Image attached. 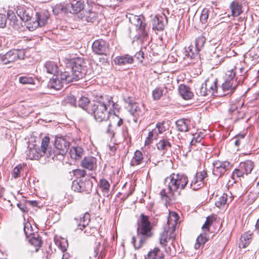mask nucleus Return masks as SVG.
Wrapping results in <instances>:
<instances>
[{
	"label": "nucleus",
	"instance_id": "31",
	"mask_svg": "<svg viewBox=\"0 0 259 259\" xmlns=\"http://www.w3.org/2000/svg\"><path fill=\"white\" fill-rule=\"evenodd\" d=\"M156 147L159 150L162 152V154H164L171 147V144L167 140L162 139L157 143Z\"/></svg>",
	"mask_w": 259,
	"mask_h": 259
},
{
	"label": "nucleus",
	"instance_id": "36",
	"mask_svg": "<svg viewBox=\"0 0 259 259\" xmlns=\"http://www.w3.org/2000/svg\"><path fill=\"white\" fill-rule=\"evenodd\" d=\"M143 159V155L141 151L137 150L134 154V156L133 157L131 161V165L132 166H136L140 164Z\"/></svg>",
	"mask_w": 259,
	"mask_h": 259
},
{
	"label": "nucleus",
	"instance_id": "4",
	"mask_svg": "<svg viewBox=\"0 0 259 259\" xmlns=\"http://www.w3.org/2000/svg\"><path fill=\"white\" fill-rule=\"evenodd\" d=\"M179 218L176 212H170L167 218V225L164 227V231L160 233L159 236V243L162 247H166V243L169 240L171 239L174 240L175 237L174 232Z\"/></svg>",
	"mask_w": 259,
	"mask_h": 259
},
{
	"label": "nucleus",
	"instance_id": "24",
	"mask_svg": "<svg viewBox=\"0 0 259 259\" xmlns=\"http://www.w3.org/2000/svg\"><path fill=\"white\" fill-rule=\"evenodd\" d=\"M145 259H164V255L159 248L155 247L148 252Z\"/></svg>",
	"mask_w": 259,
	"mask_h": 259
},
{
	"label": "nucleus",
	"instance_id": "19",
	"mask_svg": "<svg viewBox=\"0 0 259 259\" xmlns=\"http://www.w3.org/2000/svg\"><path fill=\"white\" fill-rule=\"evenodd\" d=\"M217 79H206L205 81L206 86V90L207 91V96H217Z\"/></svg>",
	"mask_w": 259,
	"mask_h": 259
},
{
	"label": "nucleus",
	"instance_id": "63",
	"mask_svg": "<svg viewBox=\"0 0 259 259\" xmlns=\"http://www.w3.org/2000/svg\"><path fill=\"white\" fill-rule=\"evenodd\" d=\"M17 206L23 212L27 211V208L25 204L23 203H18Z\"/></svg>",
	"mask_w": 259,
	"mask_h": 259
},
{
	"label": "nucleus",
	"instance_id": "62",
	"mask_svg": "<svg viewBox=\"0 0 259 259\" xmlns=\"http://www.w3.org/2000/svg\"><path fill=\"white\" fill-rule=\"evenodd\" d=\"M165 251L169 255H172L175 253L174 249H172L170 246L165 247Z\"/></svg>",
	"mask_w": 259,
	"mask_h": 259
},
{
	"label": "nucleus",
	"instance_id": "1",
	"mask_svg": "<svg viewBox=\"0 0 259 259\" xmlns=\"http://www.w3.org/2000/svg\"><path fill=\"white\" fill-rule=\"evenodd\" d=\"M117 106L111 97L102 96L91 104L89 113L93 115L97 121L103 122L108 119L111 110L116 109Z\"/></svg>",
	"mask_w": 259,
	"mask_h": 259
},
{
	"label": "nucleus",
	"instance_id": "41",
	"mask_svg": "<svg viewBox=\"0 0 259 259\" xmlns=\"http://www.w3.org/2000/svg\"><path fill=\"white\" fill-rule=\"evenodd\" d=\"M129 112L133 116L136 117L140 115L141 113V109L136 103H134L131 106L129 107Z\"/></svg>",
	"mask_w": 259,
	"mask_h": 259
},
{
	"label": "nucleus",
	"instance_id": "46",
	"mask_svg": "<svg viewBox=\"0 0 259 259\" xmlns=\"http://www.w3.org/2000/svg\"><path fill=\"white\" fill-rule=\"evenodd\" d=\"M99 186L103 191L108 192L110 185L106 180L102 179L100 181Z\"/></svg>",
	"mask_w": 259,
	"mask_h": 259
},
{
	"label": "nucleus",
	"instance_id": "22",
	"mask_svg": "<svg viewBox=\"0 0 259 259\" xmlns=\"http://www.w3.org/2000/svg\"><path fill=\"white\" fill-rule=\"evenodd\" d=\"M114 61L116 65L120 66L125 65L133 63L134 58L128 55H125L116 57L114 59Z\"/></svg>",
	"mask_w": 259,
	"mask_h": 259
},
{
	"label": "nucleus",
	"instance_id": "43",
	"mask_svg": "<svg viewBox=\"0 0 259 259\" xmlns=\"http://www.w3.org/2000/svg\"><path fill=\"white\" fill-rule=\"evenodd\" d=\"M227 199L228 196L227 194L223 193L216 201L215 203V206L218 207H221L222 206L224 205L227 202Z\"/></svg>",
	"mask_w": 259,
	"mask_h": 259
},
{
	"label": "nucleus",
	"instance_id": "44",
	"mask_svg": "<svg viewBox=\"0 0 259 259\" xmlns=\"http://www.w3.org/2000/svg\"><path fill=\"white\" fill-rule=\"evenodd\" d=\"M29 242L35 247H40L41 244V240L38 235L33 234L29 240Z\"/></svg>",
	"mask_w": 259,
	"mask_h": 259
},
{
	"label": "nucleus",
	"instance_id": "33",
	"mask_svg": "<svg viewBox=\"0 0 259 259\" xmlns=\"http://www.w3.org/2000/svg\"><path fill=\"white\" fill-rule=\"evenodd\" d=\"M254 167V163L251 160H246L240 164L239 167L243 170L245 174L247 175L250 174Z\"/></svg>",
	"mask_w": 259,
	"mask_h": 259
},
{
	"label": "nucleus",
	"instance_id": "42",
	"mask_svg": "<svg viewBox=\"0 0 259 259\" xmlns=\"http://www.w3.org/2000/svg\"><path fill=\"white\" fill-rule=\"evenodd\" d=\"M206 38L204 36L201 35L196 38L195 42V48L198 51H200L203 47L205 42Z\"/></svg>",
	"mask_w": 259,
	"mask_h": 259
},
{
	"label": "nucleus",
	"instance_id": "20",
	"mask_svg": "<svg viewBox=\"0 0 259 259\" xmlns=\"http://www.w3.org/2000/svg\"><path fill=\"white\" fill-rule=\"evenodd\" d=\"M82 167L93 170L96 167V158L93 156L85 157L81 162Z\"/></svg>",
	"mask_w": 259,
	"mask_h": 259
},
{
	"label": "nucleus",
	"instance_id": "9",
	"mask_svg": "<svg viewBox=\"0 0 259 259\" xmlns=\"http://www.w3.org/2000/svg\"><path fill=\"white\" fill-rule=\"evenodd\" d=\"M235 72L233 69L228 70L226 73L225 82L222 85V90L224 91L233 92L238 84V82L235 78Z\"/></svg>",
	"mask_w": 259,
	"mask_h": 259
},
{
	"label": "nucleus",
	"instance_id": "11",
	"mask_svg": "<svg viewBox=\"0 0 259 259\" xmlns=\"http://www.w3.org/2000/svg\"><path fill=\"white\" fill-rule=\"evenodd\" d=\"M94 53L99 55L107 56L109 54V45L102 39L96 40L92 45Z\"/></svg>",
	"mask_w": 259,
	"mask_h": 259
},
{
	"label": "nucleus",
	"instance_id": "15",
	"mask_svg": "<svg viewBox=\"0 0 259 259\" xmlns=\"http://www.w3.org/2000/svg\"><path fill=\"white\" fill-rule=\"evenodd\" d=\"M207 177V173L203 170L196 172L191 181L190 187L193 190H197L204 185V179Z\"/></svg>",
	"mask_w": 259,
	"mask_h": 259
},
{
	"label": "nucleus",
	"instance_id": "18",
	"mask_svg": "<svg viewBox=\"0 0 259 259\" xmlns=\"http://www.w3.org/2000/svg\"><path fill=\"white\" fill-rule=\"evenodd\" d=\"M83 7V2L81 0H71L67 4L68 11L70 13L77 14L82 10Z\"/></svg>",
	"mask_w": 259,
	"mask_h": 259
},
{
	"label": "nucleus",
	"instance_id": "28",
	"mask_svg": "<svg viewBox=\"0 0 259 259\" xmlns=\"http://www.w3.org/2000/svg\"><path fill=\"white\" fill-rule=\"evenodd\" d=\"M27 158L29 159H38L43 154L40 152V150L39 148L34 147L31 148L30 150L27 151Z\"/></svg>",
	"mask_w": 259,
	"mask_h": 259
},
{
	"label": "nucleus",
	"instance_id": "47",
	"mask_svg": "<svg viewBox=\"0 0 259 259\" xmlns=\"http://www.w3.org/2000/svg\"><path fill=\"white\" fill-rule=\"evenodd\" d=\"M251 234L248 233H245L241 236V245L243 248L246 247L249 243V239L251 238Z\"/></svg>",
	"mask_w": 259,
	"mask_h": 259
},
{
	"label": "nucleus",
	"instance_id": "23",
	"mask_svg": "<svg viewBox=\"0 0 259 259\" xmlns=\"http://www.w3.org/2000/svg\"><path fill=\"white\" fill-rule=\"evenodd\" d=\"M199 51L197 50V49H196L192 46H189L185 50V57H184V59L190 58L191 60H196L197 59L199 58Z\"/></svg>",
	"mask_w": 259,
	"mask_h": 259
},
{
	"label": "nucleus",
	"instance_id": "10",
	"mask_svg": "<svg viewBox=\"0 0 259 259\" xmlns=\"http://www.w3.org/2000/svg\"><path fill=\"white\" fill-rule=\"evenodd\" d=\"M69 142L62 137L56 136L54 141L55 149L53 151L56 155H65L69 147Z\"/></svg>",
	"mask_w": 259,
	"mask_h": 259
},
{
	"label": "nucleus",
	"instance_id": "13",
	"mask_svg": "<svg viewBox=\"0 0 259 259\" xmlns=\"http://www.w3.org/2000/svg\"><path fill=\"white\" fill-rule=\"evenodd\" d=\"M129 20L141 31L142 37H145L148 35L146 24L143 22L144 18L143 16L132 15L129 18Z\"/></svg>",
	"mask_w": 259,
	"mask_h": 259
},
{
	"label": "nucleus",
	"instance_id": "3",
	"mask_svg": "<svg viewBox=\"0 0 259 259\" xmlns=\"http://www.w3.org/2000/svg\"><path fill=\"white\" fill-rule=\"evenodd\" d=\"M152 225L149 220V217L144 214L140 215V218L137 221V236L139 237V242L136 243V238L133 236L132 243L136 249L141 247L146 239L152 236Z\"/></svg>",
	"mask_w": 259,
	"mask_h": 259
},
{
	"label": "nucleus",
	"instance_id": "45",
	"mask_svg": "<svg viewBox=\"0 0 259 259\" xmlns=\"http://www.w3.org/2000/svg\"><path fill=\"white\" fill-rule=\"evenodd\" d=\"M104 122L106 123V125H107V126L105 127V128H104L103 129H102V130L105 133H106L107 135H108V136L109 137H110V138H113L114 137L115 134H114L113 131L111 129V122L110 121H108V120H107L106 121H104Z\"/></svg>",
	"mask_w": 259,
	"mask_h": 259
},
{
	"label": "nucleus",
	"instance_id": "29",
	"mask_svg": "<svg viewBox=\"0 0 259 259\" xmlns=\"http://www.w3.org/2000/svg\"><path fill=\"white\" fill-rule=\"evenodd\" d=\"M45 68L49 74L56 75L59 72V68L57 65L53 61H48L45 64Z\"/></svg>",
	"mask_w": 259,
	"mask_h": 259
},
{
	"label": "nucleus",
	"instance_id": "51",
	"mask_svg": "<svg viewBox=\"0 0 259 259\" xmlns=\"http://www.w3.org/2000/svg\"><path fill=\"white\" fill-rule=\"evenodd\" d=\"M163 95V90L160 88H156L152 92V96L154 100L159 99Z\"/></svg>",
	"mask_w": 259,
	"mask_h": 259
},
{
	"label": "nucleus",
	"instance_id": "58",
	"mask_svg": "<svg viewBox=\"0 0 259 259\" xmlns=\"http://www.w3.org/2000/svg\"><path fill=\"white\" fill-rule=\"evenodd\" d=\"M74 176L76 177H84L87 174L86 171L83 169H76L73 170Z\"/></svg>",
	"mask_w": 259,
	"mask_h": 259
},
{
	"label": "nucleus",
	"instance_id": "32",
	"mask_svg": "<svg viewBox=\"0 0 259 259\" xmlns=\"http://www.w3.org/2000/svg\"><path fill=\"white\" fill-rule=\"evenodd\" d=\"M83 149L80 147H73L70 149V154L72 158L77 160L83 155Z\"/></svg>",
	"mask_w": 259,
	"mask_h": 259
},
{
	"label": "nucleus",
	"instance_id": "61",
	"mask_svg": "<svg viewBox=\"0 0 259 259\" xmlns=\"http://www.w3.org/2000/svg\"><path fill=\"white\" fill-rule=\"evenodd\" d=\"M29 226H30L29 224H25L24 227V232L26 237L27 238L28 237L29 234L30 235L32 234V233L31 232H30V233L28 232Z\"/></svg>",
	"mask_w": 259,
	"mask_h": 259
},
{
	"label": "nucleus",
	"instance_id": "2",
	"mask_svg": "<svg viewBox=\"0 0 259 259\" xmlns=\"http://www.w3.org/2000/svg\"><path fill=\"white\" fill-rule=\"evenodd\" d=\"M71 62L72 64L71 68H68V70L62 72L63 79L68 81H76L90 73L91 70L88 67L87 63L83 58H74Z\"/></svg>",
	"mask_w": 259,
	"mask_h": 259
},
{
	"label": "nucleus",
	"instance_id": "21",
	"mask_svg": "<svg viewBox=\"0 0 259 259\" xmlns=\"http://www.w3.org/2000/svg\"><path fill=\"white\" fill-rule=\"evenodd\" d=\"M14 51L15 49L9 51L5 55H0V64H7L17 61Z\"/></svg>",
	"mask_w": 259,
	"mask_h": 259
},
{
	"label": "nucleus",
	"instance_id": "54",
	"mask_svg": "<svg viewBox=\"0 0 259 259\" xmlns=\"http://www.w3.org/2000/svg\"><path fill=\"white\" fill-rule=\"evenodd\" d=\"M259 192L250 191L248 194V201L249 203H253L258 197Z\"/></svg>",
	"mask_w": 259,
	"mask_h": 259
},
{
	"label": "nucleus",
	"instance_id": "12",
	"mask_svg": "<svg viewBox=\"0 0 259 259\" xmlns=\"http://www.w3.org/2000/svg\"><path fill=\"white\" fill-rule=\"evenodd\" d=\"M16 13L22 21L26 23V25L29 22L32 21L34 11L32 8L25 6H19L17 7Z\"/></svg>",
	"mask_w": 259,
	"mask_h": 259
},
{
	"label": "nucleus",
	"instance_id": "48",
	"mask_svg": "<svg viewBox=\"0 0 259 259\" xmlns=\"http://www.w3.org/2000/svg\"><path fill=\"white\" fill-rule=\"evenodd\" d=\"M203 138L202 134H199L196 137H194L190 142V146L192 147L193 146H196L197 144H200L201 145H202L201 143V140Z\"/></svg>",
	"mask_w": 259,
	"mask_h": 259
},
{
	"label": "nucleus",
	"instance_id": "8",
	"mask_svg": "<svg viewBox=\"0 0 259 259\" xmlns=\"http://www.w3.org/2000/svg\"><path fill=\"white\" fill-rule=\"evenodd\" d=\"M93 185L90 179H76L72 182L71 188L75 192L89 194L92 190Z\"/></svg>",
	"mask_w": 259,
	"mask_h": 259
},
{
	"label": "nucleus",
	"instance_id": "56",
	"mask_svg": "<svg viewBox=\"0 0 259 259\" xmlns=\"http://www.w3.org/2000/svg\"><path fill=\"white\" fill-rule=\"evenodd\" d=\"M22 169V166L21 165L16 166L13 169L12 175L15 178L20 177L21 170Z\"/></svg>",
	"mask_w": 259,
	"mask_h": 259
},
{
	"label": "nucleus",
	"instance_id": "52",
	"mask_svg": "<svg viewBox=\"0 0 259 259\" xmlns=\"http://www.w3.org/2000/svg\"><path fill=\"white\" fill-rule=\"evenodd\" d=\"M244 173L243 170H242L240 168L239 169H235L232 173V178L236 181V178L243 177Z\"/></svg>",
	"mask_w": 259,
	"mask_h": 259
},
{
	"label": "nucleus",
	"instance_id": "40",
	"mask_svg": "<svg viewBox=\"0 0 259 259\" xmlns=\"http://www.w3.org/2000/svg\"><path fill=\"white\" fill-rule=\"evenodd\" d=\"M159 133H158L156 128L155 127L151 131L149 132L148 136L145 140L146 144H150L153 140H156L158 138Z\"/></svg>",
	"mask_w": 259,
	"mask_h": 259
},
{
	"label": "nucleus",
	"instance_id": "59",
	"mask_svg": "<svg viewBox=\"0 0 259 259\" xmlns=\"http://www.w3.org/2000/svg\"><path fill=\"white\" fill-rule=\"evenodd\" d=\"M7 19L6 16L0 14V28H4L6 25Z\"/></svg>",
	"mask_w": 259,
	"mask_h": 259
},
{
	"label": "nucleus",
	"instance_id": "38",
	"mask_svg": "<svg viewBox=\"0 0 259 259\" xmlns=\"http://www.w3.org/2000/svg\"><path fill=\"white\" fill-rule=\"evenodd\" d=\"M90 103V100L85 97H81L78 101V105L80 107L82 108L84 110L87 111L89 112V110L91 108V105L88 106Z\"/></svg>",
	"mask_w": 259,
	"mask_h": 259
},
{
	"label": "nucleus",
	"instance_id": "64",
	"mask_svg": "<svg viewBox=\"0 0 259 259\" xmlns=\"http://www.w3.org/2000/svg\"><path fill=\"white\" fill-rule=\"evenodd\" d=\"M124 102L128 105V107L133 104L134 102L132 101L130 97H127L124 99Z\"/></svg>",
	"mask_w": 259,
	"mask_h": 259
},
{
	"label": "nucleus",
	"instance_id": "55",
	"mask_svg": "<svg viewBox=\"0 0 259 259\" xmlns=\"http://www.w3.org/2000/svg\"><path fill=\"white\" fill-rule=\"evenodd\" d=\"M16 60L24 59L26 56V51L24 50H15Z\"/></svg>",
	"mask_w": 259,
	"mask_h": 259
},
{
	"label": "nucleus",
	"instance_id": "37",
	"mask_svg": "<svg viewBox=\"0 0 259 259\" xmlns=\"http://www.w3.org/2000/svg\"><path fill=\"white\" fill-rule=\"evenodd\" d=\"M209 238V235H206V234L205 235V234L201 233L197 238L196 243L194 245L195 248H199L200 245L205 244L208 240Z\"/></svg>",
	"mask_w": 259,
	"mask_h": 259
},
{
	"label": "nucleus",
	"instance_id": "25",
	"mask_svg": "<svg viewBox=\"0 0 259 259\" xmlns=\"http://www.w3.org/2000/svg\"><path fill=\"white\" fill-rule=\"evenodd\" d=\"M163 19L164 17L162 16H156L152 20L153 29L158 31L163 30L165 26Z\"/></svg>",
	"mask_w": 259,
	"mask_h": 259
},
{
	"label": "nucleus",
	"instance_id": "34",
	"mask_svg": "<svg viewBox=\"0 0 259 259\" xmlns=\"http://www.w3.org/2000/svg\"><path fill=\"white\" fill-rule=\"evenodd\" d=\"M53 12L54 14L57 15L61 13H68L67 8V4H57L53 7Z\"/></svg>",
	"mask_w": 259,
	"mask_h": 259
},
{
	"label": "nucleus",
	"instance_id": "49",
	"mask_svg": "<svg viewBox=\"0 0 259 259\" xmlns=\"http://www.w3.org/2000/svg\"><path fill=\"white\" fill-rule=\"evenodd\" d=\"M209 10L204 8L203 9L200 16V20L202 23H206L207 21L209 16Z\"/></svg>",
	"mask_w": 259,
	"mask_h": 259
},
{
	"label": "nucleus",
	"instance_id": "50",
	"mask_svg": "<svg viewBox=\"0 0 259 259\" xmlns=\"http://www.w3.org/2000/svg\"><path fill=\"white\" fill-rule=\"evenodd\" d=\"M64 100L66 103L70 104L71 106H76V100L74 96L72 95L67 96Z\"/></svg>",
	"mask_w": 259,
	"mask_h": 259
},
{
	"label": "nucleus",
	"instance_id": "5",
	"mask_svg": "<svg viewBox=\"0 0 259 259\" xmlns=\"http://www.w3.org/2000/svg\"><path fill=\"white\" fill-rule=\"evenodd\" d=\"M165 182L169 192L173 194L179 189H184L188 183V179L185 175L173 173L165 179Z\"/></svg>",
	"mask_w": 259,
	"mask_h": 259
},
{
	"label": "nucleus",
	"instance_id": "53",
	"mask_svg": "<svg viewBox=\"0 0 259 259\" xmlns=\"http://www.w3.org/2000/svg\"><path fill=\"white\" fill-rule=\"evenodd\" d=\"M19 81L22 84H32L34 83L33 78L31 77L22 76L19 78Z\"/></svg>",
	"mask_w": 259,
	"mask_h": 259
},
{
	"label": "nucleus",
	"instance_id": "16",
	"mask_svg": "<svg viewBox=\"0 0 259 259\" xmlns=\"http://www.w3.org/2000/svg\"><path fill=\"white\" fill-rule=\"evenodd\" d=\"M50 144V138L48 136L45 137L41 141L40 152L43 155H46L48 158L54 159L55 157V152L52 151L51 148L49 147Z\"/></svg>",
	"mask_w": 259,
	"mask_h": 259
},
{
	"label": "nucleus",
	"instance_id": "6",
	"mask_svg": "<svg viewBox=\"0 0 259 259\" xmlns=\"http://www.w3.org/2000/svg\"><path fill=\"white\" fill-rule=\"evenodd\" d=\"M50 17V13L47 10H41L35 13V17L27 25V28L30 31H33L38 26L42 27L48 22Z\"/></svg>",
	"mask_w": 259,
	"mask_h": 259
},
{
	"label": "nucleus",
	"instance_id": "7",
	"mask_svg": "<svg viewBox=\"0 0 259 259\" xmlns=\"http://www.w3.org/2000/svg\"><path fill=\"white\" fill-rule=\"evenodd\" d=\"M90 221L89 213H85L82 217H81L78 220L75 218L73 223L77 225V229L83 230L84 229V233L87 236L94 235L97 232L95 227H90L88 226Z\"/></svg>",
	"mask_w": 259,
	"mask_h": 259
},
{
	"label": "nucleus",
	"instance_id": "57",
	"mask_svg": "<svg viewBox=\"0 0 259 259\" xmlns=\"http://www.w3.org/2000/svg\"><path fill=\"white\" fill-rule=\"evenodd\" d=\"M164 124L165 122L164 121L162 122H158L156 124L155 128L157 131L158 133L161 134L166 131V127H165Z\"/></svg>",
	"mask_w": 259,
	"mask_h": 259
},
{
	"label": "nucleus",
	"instance_id": "17",
	"mask_svg": "<svg viewBox=\"0 0 259 259\" xmlns=\"http://www.w3.org/2000/svg\"><path fill=\"white\" fill-rule=\"evenodd\" d=\"M62 75V72H61L59 76L57 75L55 78H53L50 81L49 86L50 88L56 90H59L62 89L64 84H67L72 82L68 81L66 79H63Z\"/></svg>",
	"mask_w": 259,
	"mask_h": 259
},
{
	"label": "nucleus",
	"instance_id": "39",
	"mask_svg": "<svg viewBox=\"0 0 259 259\" xmlns=\"http://www.w3.org/2000/svg\"><path fill=\"white\" fill-rule=\"evenodd\" d=\"M207 84H205V82L201 84H197L195 88V92L196 94L199 96H206L207 91L206 90V86Z\"/></svg>",
	"mask_w": 259,
	"mask_h": 259
},
{
	"label": "nucleus",
	"instance_id": "26",
	"mask_svg": "<svg viewBox=\"0 0 259 259\" xmlns=\"http://www.w3.org/2000/svg\"><path fill=\"white\" fill-rule=\"evenodd\" d=\"M180 94L185 100H189L193 96V93L191 91L190 88L184 84H181L179 89Z\"/></svg>",
	"mask_w": 259,
	"mask_h": 259
},
{
	"label": "nucleus",
	"instance_id": "27",
	"mask_svg": "<svg viewBox=\"0 0 259 259\" xmlns=\"http://www.w3.org/2000/svg\"><path fill=\"white\" fill-rule=\"evenodd\" d=\"M230 9L231 11V15L233 17H237L242 12V5L237 1H233L231 3Z\"/></svg>",
	"mask_w": 259,
	"mask_h": 259
},
{
	"label": "nucleus",
	"instance_id": "14",
	"mask_svg": "<svg viewBox=\"0 0 259 259\" xmlns=\"http://www.w3.org/2000/svg\"><path fill=\"white\" fill-rule=\"evenodd\" d=\"M213 165L214 167L212 172L216 177H221L231 166L230 163L228 161H215L213 162Z\"/></svg>",
	"mask_w": 259,
	"mask_h": 259
},
{
	"label": "nucleus",
	"instance_id": "30",
	"mask_svg": "<svg viewBox=\"0 0 259 259\" xmlns=\"http://www.w3.org/2000/svg\"><path fill=\"white\" fill-rule=\"evenodd\" d=\"M216 218L213 215H209L206 218V221L202 227V230L203 231L202 234H205L206 235H209L208 233L209 232V228L212 225V223L215 221Z\"/></svg>",
	"mask_w": 259,
	"mask_h": 259
},
{
	"label": "nucleus",
	"instance_id": "35",
	"mask_svg": "<svg viewBox=\"0 0 259 259\" xmlns=\"http://www.w3.org/2000/svg\"><path fill=\"white\" fill-rule=\"evenodd\" d=\"M189 121L186 119H179L176 122L178 130L181 132H186L189 130Z\"/></svg>",
	"mask_w": 259,
	"mask_h": 259
},
{
	"label": "nucleus",
	"instance_id": "60",
	"mask_svg": "<svg viewBox=\"0 0 259 259\" xmlns=\"http://www.w3.org/2000/svg\"><path fill=\"white\" fill-rule=\"evenodd\" d=\"M144 53L140 51L139 52H137L135 57L140 62L142 61V59L144 58Z\"/></svg>",
	"mask_w": 259,
	"mask_h": 259
}]
</instances>
